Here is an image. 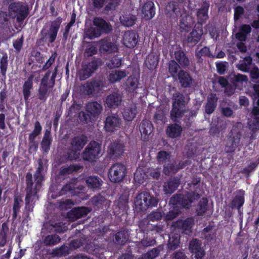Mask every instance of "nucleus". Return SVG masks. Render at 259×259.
Returning a JSON list of instances; mask_svg holds the SVG:
<instances>
[{"instance_id": "1", "label": "nucleus", "mask_w": 259, "mask_h": 259, "mask_svg": "<svg viewBox=\"0 0 259 259\" xmlns=\"http://www.w3.org/2000/svg\"><path fill=\"white\" fill-rule=\"evenodd\" d=\"M172 100L170 118L174 122H179L187 111L185 97L182 93L176 92L172 96Z\"/></svg>"}, {"instance_id": "2", "label": "nucleus", "mask_w": 259, "mask_h": 259, "mask_svg": "<svg viewBox=\"0 0 259 259\" xmlns=\"http://www.w3.org/2000/svg\"><path fill=\"white\" fill-rule=\"evenodd\" d=\"M158 202V199L150 193L143 191L139 193L135 198V208L138 212H145L149 208L156 206Z\"/></svg>"}, {"instance_id": "3", "label": "nucleus", "mask_w": 259, "mask_h": 259, "mask_svg": "<svg viewBox=\"0 0 259 259\" xmlns=\"http://www.w3.org/2000/svg\"><path fill=\"white\" fill-rule=\"evenodd\" d=\"M102 109V105L97 101L89 102L86 105L85 110L79 113L78 118L81 122L88 123L94 118L98 116Z\"/></svg>"}, {"instance_id": "4", "label": "nucleus", "mask_w": 259, "mask_h": 259, "mask_svg": "<svg viewBox=\"0 0 259 259\" xmlns=\"http://www.w3.org/2000/svg\"><path fill=\"white\" fill-rule=\"evenodd\" d=\"M62 22V18L58 17L51 22L48 30L42 28L40 32V37L38 39L37 42L40 44L47 41L49 43L54 42L56 39Z\"/></svg>"}, {"instance_id": "5", "label": "nucleus", "mask_w": 259, "mask_h": 259, "mask_svg": "<svg viewBox=\"0 0 259 259\" xmlns=\"http://www.w3.org/2000/svg\"><path fill=\"white\" fill-rule=\"evenodd\" d=\"M9 15L16 18L18 23H22L29 13L28 6L21 2L11 3L8 7Z\"/></svg>"}, {"instance_id": "6", "label": "nucleus", "mask_w": 259, "mask_h": 259, "mask_svg": "<svg viewBox=\"0 0 259 259\" xmlns=\"http://www.w3.org/2000/svg\"><path fill=\"white\" fill-rule=\"evenodd\" d=\"M200 195L196 192H187L185 195L177 194L173 195L169 200V203L176 207L180 206L183 208H189L190 204L197 199Z\"/></svg>"}, {"instance_id": "7", "label": "nucleus", "mask_w": 259, "mask_h": 259, "mask_svg": "<svg viewBox=\"0 0 259 259\" xmlns=\"http://www.w3.org/2000/svg\"><path fill=\"white\" fill-rule=\"evenodd\" d=\"M240 139L241 134L239 132L231 131L229 133L225 147V152L227 154L228 163L233 159V156L240 142Z\"/></svg>"}, {"instance_id": "8", "label": "nucleus", "mask_w": 259, "mask_h": 259, "mask_svg": "<svg viewBox=\"0 0 259 259\" xmlns=\"http://www.w3.org/2000/svg\"><path fill=\"white\" fill-rule=\"evenodd\" d=\"M44 181L36 178H34L33 180L32 174L30 172H27L25 176V195L36 196L42 187Z\"/></svg>"}, {"instance_id": "9", "label": "nucleus", "mask_w": 259, "mask_h": 259, "mask_svg": "<svg viewBox=\"0 0 259 259\" xmlns=\"http://www.w3.org/2000/svg\"><path fill=\"white\" fill-rule=\"evenodd\" d=\"M126 173L125 165L120 162H116L110 167L108 178L112 183H119L124 179Z\"/></svg>"}, {"instance_id": "10", "label": "nucleus", "mask_w": 259, "mask_h": 259, "mask_svg": "<svg viewBox=\"0 0 259 259\" xmlns=\"http://www.w3.org/2000/svg\"><path fill=\"white\" fill-rule=\"evenodd\" d=\"M102 65V60L100 58L94 57L92 61L84 64L82 66V69L79 72V79L84 80L90 76L98 67Z\"/></svg>"}, {"instance_id": "11", "label": "nucleus", "mask_w": 259, "mask_h": 259, "mask_svg": "<svg viewBox=\"0 0 259 259\" xmlns=\"http://www.w3.org/2000/svg\"><path fill=\"white\" fill-rule=\"evenodd\" d=\"M102 65V60L100 58L94 57L92 61L84 64L82 66V69L79 72V79L84 80L90 76L98 67Z\"/></svg>"}, {"instance_id": "12", "label": "nucleus", "mask_w": 259, "mask_h": 259, "mask_svg": "<svg viewBox=\"0 0 259 259\" xmlns=\"http://www.w3.org/2000/svg\"><path fill=\"white\" fill-rule=\"evenodd\" d=\"M102 65V60L100 58L94 57L92 61L84 64L82 66V69L79 72V79L84 80L90 76L98 67Z\"/></svg>"}, {"instance_id": "13", "label": "nucleus", "mask_w": 259, "mask_h": 259, "mask_svg": "<svg viewBox=\"0 0 259 259\" xmlns=\"http://www.w3.org/2000/svg\"><path fill=\"white\" fill-rule=\"evenodd\" d=\"M101 144L95 141H91L85 148L82 156L85 160L94 161L99 157Z\"/></svg>"}, {"instance_id": "14", "label": "nucleus", "mask_w": 259, "mask_h": 259, "mask_svg": "<svg viewBox=\"0 0 259 259\" xmlns=\"http://www.w3.org/2000/svg\"><path fill=\"white\" fill-rule=\"evenodd\" d=\"M177 2L170 1L166 6L165 13L168 17H171L172 14L176 17L182 15L183 6L181 4L185 3L186 0H177Z\"/></svg>"}, {"instance_id": "15", "label": "nucleus", "mask_w": 259, "mask_h": 259, "mask_svg": "<svg viewBox=\"0 0 259 259\" xmlns=\"http://www.w3.org/2000/svg\"><path fill=\"white\" fill-rule=\"evenodd\" d=\"M139 36L134 30L126 31L123 36V44L127 48H134L138 44Z\"/></svg>"}, {"instance_id": "16", "label": "nucleus", "mask_w": 259, "mask_h": 259, "mask_svg": "<svg viewBox=\"0 0 259 259\" xmlns=\"http://www.w3.org/2000/svg\"><path fill=\"white\" fill-rule=\"evenodd\" d=\"M125 151L123 143L114 142L110 144L108 148V155L110 158H119Z\"/></svg>"}, {"instance_id": "17", "label": "nucleus", "mask_w": 259, "mask_h": 259, "mask_svg": "<svg viewBox=\"0 0 259 259\" xmlns=\"http://www.w3.org/2000/svg\"><path fill=\"white\" fill-rule=\"evenodd\" d=\"M189 249L195 255V259H202L205 255V252L201 247V242L197 239H193L190 242Z\"/></svg>"}, {"instance_id": "18", "label": "nucleus", "mask_w": 259, "mask_h": 259, "mask_svg": "<svg viewBox=\"0 0 259 259\" xmlns=\"http://www.w3.org/2000/svg\"><path fill=\"white\" fill-rule=\"evenodd\" d=\"M122 96L118 92H114L108 95L105 101V105L110 109H116L120 105Z\"/></svg>"}, {"instance_id": "19", "label": "nucleus", "mask_w": 259, "mask_h": 259, "mask_svg": "<svg viewBox=\"0 0 259 259\" xmlns=\"http://www.w3.org/2000/svg\"><path fill=\"white\" fill-rule=\"evenodd\" d=\"M34 77V75L33 74H30L22 85V93L26 105H28L29 103V97L31 94V90L33 89Z\"/></svg>"}, {"instance_id": "20", "label": "nucleus", "mask_w": 259, "mask_h": 259, "mask_svg": "<svg viewBox=\"0 0 259 259\" xmlns=\"http://www.w3.org/2000/svg\"><path fill=\"white\" fill-rule=\"evenodd\" d=\"M58 66H56L51 75V71L48 70L40 80V84L50 86L54 88L55 84V79L58 74Z\"/></svg>"}, {"instance_id": "21", "label": "nucleus", "mask_w": 259, "mask_h": 259, "mask_svg": "<svg viewBox=\"0 0 259 259\" xmlns=\"http://www.w3.org/2000/svg\"><path fill=\"white\" fill-rule=\"evenodd\" d=\"M120 125V119L115 116H108L105 121L104 128L107 132H113Z\"/></svg>"}, {"instance_id": "22", "label": "nucleus", "mask_w": 259, "mask_h": 259, "mask_svg": "<svg viewBox=\"0 0 259 259\" xmlns=\"http://www.w3.org/2000/svg\"><path fill=\"white\" fill-rule=\"evenodd\" d=\"M210 6L209 1H203L200 8L198 9L197 11L196 16L198 22L202 25V23L206 22L208 19V12Z\"/></svg>"}, {"instance_id": "23", "label": "nucleus", "mask_w": 259, "mask_h": 259, "mask_svg": "<svg viewBox=\"0 0 259 259\" xmlns=\"http://www.w3.org/2000/svg\"><path fill=\"white\" fill-rule=\"evenodd\" d=\"M181 183L180 179L177 177L173 178H169V180L164 183L163 190L166 194H171L178 188Z\"/></svg>"}, {"instance_id": "24", "label": "nucleus", "mask_w": 259, "mask_h": 259, "mask_svg": "<svg viewBox=\"0 0 259 259\" xmlns=\"http://www.w3.org/2000/svg\"><path fill=\"white\" fill-rule=\"evenodd\" d=\"M93 22V25L101 31L102 34L109 33L112 30L110 24L101 17H95Z\"/></svg>"}, {"instance_id": "25", "label": "nucleus", "mask_w": 259, "mask_h": 259, "mask_svg": "<svg viewBox=\"0 0 259 259\" xmlns=\"http://www.w3.org/2000/svg\"><path fill=\"white\" fill-rule=\"evenodd\" d=\"M203 34L202 26H195L187 38L188 43L192 45H196L200 40Z\"/></svg>"}, {"instance_id": "26", "label": "nucleus", "mask_w": 259, "mask_h": 259, "mask_svg": "<svg viewBox=\"0 0 259 259\" xmlns=\"http://www.w3.org/2000/svg\"><path fill=\"white\" fill-rule=\"evenodd\" d=\"M88 138L84 135L76 136L71 139L70 146L79 152L87 143Z\"/></svg>"}, {"instance_id": "27", "label": "nucleus", "mask_w": 259, "mask_h": 259, "mask_svg": "<svg viewBox=\"0 0 259 259\" xmlns=\"http://www.w3.org/2000/svg\"><path fill=\"white\" fill-rule=\"evenodd\" d=\"M90 211L91 209L87 207H77L72 209L68 213V215L73 220H77L87 216Z\"/></svg>"}, {"instance_id": "28", "label": "nucleus", "mask_w": 259, "mask_h": 259, "mask_svg": "<svg viewBox=\"0 0 259 259\" xmlns=\"http://www.w3.org/2000/svg\"><path fill=\"white\" fill-rule=\"evenodd\" d=\"M142 12L145 19L151 20L155 15V8L154 3L151 1H147L142 7Z\"/></svg>"}, {"instance_id": "29", "label": "nucleus", "mask_w": 259, "mask_h": 259, "mask_svg": "<svg viewBox=\"0 0 259 259\" xmlns=\"http://www.w3.org/2000/svg\"><path fill=\"white\" fill-rule=\"evenodd\" d=\"M193 224V219L192 218H187L185 220H180L175 222L173 224V226L183 230L186 234H188L187 232H191Z\"/></svg>"}, {"instance_id": "30", "label": "nucleus", "mask_w": 259, "mask_h": 259, "mask_svg": "<svg viewBox=\"0 0 259 259\" xmlns=\"http://www.w3.org/2000/svg\"><path fill=\"white\" fill-rule=\"evenodd\" d=\"M139 129L143 141H146L148 139L149 136L152 132L153 127L150 121L143 120L140 125Z\"/></svg>"}, {"instance_id": "31", "label": "nucleus", "mask_w": 259, "mask_h": 259, "mask_svg": "<svg viewBox=\"0 0 259 259\" xmlns=\"http://www.w3.org/2000/svg\"><path fill=\"white\" fill-rule=\"evenodd\" d=\"M177 78H178L181 87L183 88H189L192 85V78L187 71L180 70Z\"/></svg>"}, {"instance_id": "32", "label": "nucleus", "mask_w": 259, "mask_h": 259, "mask_svg": "<svg viewBox=\"0 0 259 259\" xmlns=\"http://www.w3.org/2000/svg\"><path fill=\"white\" fill-rule=\"evenodd\" d=\"M100 44L99 50L101 53L110 54L117 51L116 45L109 39H102Z\"/></svg>"}, {"instance_id": "33", "label": "nucleus", "mask_w": 259, "mask_h": 259, "mask_svg": "<svg viewBox=\"0 0 259 259\" xmlns=\"http://www.w3.org/2000/svg\"><path fill=\"white\" fill-rule=\"evenodd\" d=\"M218 100L216 94H211L209 95L204 107L205 111L207 114L210 115L213 112L217 106Z\"/></svg>"}, {"instance_id": "34", "label": "nucleus", "mask_w": 259, "mask_h": 259, "mask_svg": "<svg viewBox=\"0 0 259 259\" xmlns=\"http://www.w3.org/2000/svg\"><path fill=\"white\" fill-rule=\"evenodd\" d=\"M101 86L100 81L92 80L85 84L84 89L88 95H92L98 93L101 90Z\"/></svg>"}, {"instance_id": "35", "label": "nucleus", "mask_w": 259, "mask_h": 259, "mask_svg": "<svg viewBox=\"0 0 259 259\" xmlns=\"http://www.w3.org/2000/svg\"><path fill=\"white\" fill-rule=\"evenodd\" d=\"M129 237V233L127 230H121L118 231L113 238V242L118 245H124Z\"/></svg>"}, {"instance_id": "36", "label": "nucleus", "mask_w": 259, "mask_h": 259, "mask_svg": "<svg viewBox=\"0 0 259 259\" xmlns=\"http://www.w3.org/2000/svg\"><path fill=\"white\" fill-rule=\"evenodd\" d=\"M244 191L243 190H239L237 191V194L235 196L231 201V207L232 208H237L240 209L243 205L245 202Z\"/></svg>"}, {"instance_id": "37", "label": "nucleus", "mask_w": 259, "mask_h": 259, "mask_svg": "<svg viewBox=\"0 0 259 259\" xmlns=\"http://www.w3.org/2000/svg\"><path fill=\"white\" fill-rule=\"evenodd\" d=\"M126 76V72L124 70H115L112 71L108 75L107 78L111 83L120 81L122 78Z\"/></svg>"}, {"instance_id": "38", "label": "nucleus", "mask_w": 259, "mask_h": 259, "mask_svg": "<svg viewBox=\"0 0 259 259\" xmlns=\"http://www.w3.org/2000/svg\"><path fill=\"white\" fill-rule=\"evenodd\" d=\"M175 122L174 124H169L166 130L168 137L175 138L179 137L182 132V128L181 125Z\"/></svg>"}, {"instance_id": "39", "label": "nucleus", "mask_w": 259, "mask_h": 259, "mask_svg": "<svg viewBox=\"0 0 259 259\" xmlns=\"http://www.w3.org/2000/svg\"><path fill=\"white\" fill-rule=\"evenodd\" d=\"M53 89L49 85L40 84L37 94V99L43 103L46 102L50 96V90Z\"/></svg>"}, {"instance_id": "40", "label": "nucleus", "mask_w": 259, "mask_h": 259, "mask_svg": "<svg viewBox=\"0 0 259 259\" xmlns=\"http://www.w3.org/2000/svg\"><path fill=\"white\" fill-rule=\"evenodd\" d=\"M52 141L51 128L46 129L41 143V147L44 152L47 153L50 150Z\"/></svg>"}, {"instance_id": "41", "label": "nucleus", "mask_w": 259, "mask_h": 259, "mask_svg": "<svg viewBox=\"0 0 259 259\" xmlns=\"http://www.w3.org/2000/svg\"><path fill=\"white\" fill-rule=\"evenodd\" d=\"M23 203L22 197L20 195H17L14 196L12 214V218L14 220L17 219Z\"/></svg>"}, {"instance_id": "42", "label": "nucleus", "mask_w": 259, "mask_h": 259, "mask_svg": "<svg viewBox=\"0 0 259 259\" xmlns=\"http://www.w3.org/2000/svg\"><path fill=\"white\" fill-rule=\"evenodd\" d=\"M162 217V213L159 211H153L147 216V219H143L140 222L139 226L142 227L143 224H148L150 221L155 222L160 221Z\"/></svg>"}, {"instance_id": "43", "label": "nucleus", "mask_w": 259, "mask_h": 259, "mask_svg": "<svg viewBox=\"0 0 259 259\" xmlns=\"http://www.w3.org/2000/svg\"><path fill=\"white\" fill-rule=\"evenodd\" d=\"M82 168H83V166L79 164H72L67 166L61 167L60 170V174L62 176L70 175L77 172Z\"/></svg>"}, {"instance_id": "44", "label": "nucleus", "mask_w": 259, "mask_h": 259, "mask_svg": "<svg viewBox=\"0 0 259 259\" xmlns=\"http://www.w3.org/2000/svg\"><path fill=\"white\" fill-rule=\"evenodd\" d=\"M34 197L25 195V207L24 211L23 212L25 218H28L29 213L33 211L34 203Z\"/></svg>"}, {"instance_id": "45", "label": "nucleus", "mask_w": 259, "mask_h": 259, "mask_svg": "<svg viewBox=\"0 0 259 259\" xmlns=\"http://www.w3.org/2000/svg\"><path fill=\"white\" fill-rule=\"evenodd\" d=\"M86 183L89 188L93 189H100L102 181L97 176H90L87 178Z\"/></svg>"}, {"instance_id": "46", "label": "nucleus", "mask_w": 259, "mask_h": 259, "mask_svg": "<svg viewBox=\"0 0 259 259\" xmlns=\"http://www.w3.org/2000/svg\"><path fill=\"white\" fill-rule=\"evenodd\" d=\"M175 58L182 67H186L190 64L189 58L183 51H176L175 52Z\"/></svg>"}, {"instance_id": "47", "label": "nucleus", "mask_w": 259, "mask_h": 259, "mask_svg": "<svg viewBox=\"0 0 259 259\" xmlns=\"http://www.w3.org/2000/svg\"><path fill=\"white\" fill-rule=\"evenodd\" d=\"M138 84V79L135 76H130L127 79L125 83L126 90L130 93H134L137 89Z\"/></svg>"}, {"instance_id": "48", "label": "nucleus", "mask_w": 259, "mask_h": 259, "mask_svg": "<svg viewBox=\"0 0 259 259\" xmlns=\"http://www.w3.org/2000/svg\"><path fill=\"white\" fill-rule=\"evenodd\" d=\"M137 114V107L136 106L127 107L124 108L122 113L124 120L127 121H132Z\"/></svg>"}, {"instance_id": "49", "label": "nucleus", "mask_w": 259, "mask_h": 259, "mask_svg": "<svg viewBox=\"0 0 259 259\" xmlns=\"http://www.w3.org/2000/svg\"><path fill=\"white\" fill-rule=\"evenodd\" d=\"M208 209V199L206 197L202 198L198 202L196 209L197 215H203Z\"/></svg>"}, {"instance_id": "50", "label": "nucleus", "mask_w": 259, "mask_h": 259, "mask_svg": "<svg viewBox=\"0 0 259 259\" xmlns=\"http://www.w3.org/2000/svg\"><path fill=\"white\" fill-rule=\"evenodd\" d=\"M38 167L33 175V178L45 180V175L46 171V167L44 165L42 160L40 158L37 160Z\"/></svg>"}, {"instance_id": "51", "label": "nucleus", "mask_w": 259, "mask_h": 259, "mask_svg": "<svg viewBox=\"0 0 259 259\" xmlns=\"http://www.w3.org/2000/svg\"><path fill=\"white\" fill-rule=\"evenodd\" d=\"M121 23L125 26L131 27L135 24L137 18L135 16L131 14L122 15L119 18Z\"/></svg>"}, {"instance_id": "52", "label": "nucleus", "mask_w": 259, "mask_h": 259, "mask_svg": "<svg viewBox=\"0 0 259 259\" xmlns=\"http://www.w3.org/2000/svg\"><path fill=\"white\" fill-rule=\"evenodd\" d=\"M61 240L60 237L56 235H48L43 240V243L46 246H54Z\"/></svg>"}, {"instance_id": "53", "label": "nucleus", "mask_w": 259, "mask_h": 259, "mask_svg": "<svg viewBox=\"0 0 259 259\" xmlns=\"http://www.w3.org/2000/svg\"><path fill=\"white\" fill-rule=\"evenodd\" d=\"M8 67V57L7 53L3 55L0 58V72L5 78L6 77V73Z\"/></svg>"}, {"instance_id": "54", "label": "nucleus", "mask_w": 259, "mask_h": 259, "mask_svg": "<svg viewBox=\"0 0 259 259\" xmlns=\"http://www.w3.org/2000/svg\"><path fill=\"white\" fill-rule=\"evenodd\" d=\"M79 155V151L69 146L67 152L64 154V157L66 160L72 161L76 160Z\"/></svg>"}, {"instance_id": "55", "label": "nucleus", "mask_w": 259, "mask_h": 259, "mask_svg": "<svg viewBox=\"0 0 259 259\" xmlns=\"http://www.w3.org/2000/svg\"><path fill=\"white\" fill-rule=\"evenodd\" d=\"M180 66L178 63L174 60H170L168 63V71L171 76L176 79L178 75V70L180 69Z\"/></svg>"}, {"instance_id": "56", "label": "nucleus", "mask_w": 259, "mask_h": 259, "mask_svg": "<svg viewBox=\"0 0 259 259\" xmlns=\"http://www.w3.org/2000/svg\"><path fill=\"white\" fill-rule=\"evenodd\" d=\"M247 76L240 73L234 75V76L231 78V82L235 87H237V83L242 84L243 82H247Z\"/></svg>"}, {"instance_id": "57", "label": "nucleus", "mask_w": 259, "mask_h": 259, "mask_svg": "<svg viewBox=\"0 0 259 259\" xmlns=\"http://www.w3.org/2000/svg\"><path fill=\"white\" fill-rule=\"evenodd\" d=\"M160 251L158 248H154L143 254L138 259H154L159 254Z\"/></svg>"}, {"instance_id": "58", "label": "nucleus", "mask_w": 259, "mask_h": 259, "mask_svg": "<svg viewBox=\"0 0 259 259\" xmlns=\"http://www.w3.org/2000/svg\"><path fill=\"white\" fill-rule=\"evenodd\" d=\"M192 26L191 18L189 17H183L180 22V27L183 31H189Z\"/></svg>"}, {"instance_id": "59", "label": "nucleus", "mask_w": 259, "mask_h": 259, "mask_svg": "<svg viewBox=\"0 0 259 259\" xmlns=\"http://www.w3.org/2000/svg\"><path fill=\"white\" fill-rule=\"evenodd\" d=\"M146 64L149 69L153 70L158 64L157 57L153 54L149 55L146 59Z\"/></svg>"}, {"instance_id": "60", "label": "nucleus", "mask_w": 259, "mask_h": 259, "mask_svg": "<svg viewBox=\"0 0 259 259\" xmlns=\"http://www.w3.org/2000/svg\"><path fill=\"white\" fill-rule=\"evenodd\" d=\"M121 59L117 55L113 56L107 62L108 67L110 69L118 68L121 66Z\"/></svg>"}, {"instance_id": "61", "label": "nucleus", "mask_w": 259, "mask_h": 259, "mask_svg": "<svg viewBox=\"0 0 259 259\" xmlns=\"http://www.w3.org/2000/svg\"><path fill=\"white\" fill-rule=\"evenodd\" d=\"M157 161L160 164L165 163L166 161H169L170 158V154L169 152L165 151H160L158 152L157 155Z\"/></svg>"}, {"instance_id": "62", "label": "nucleus", "mask_w": 259, "mask_h": 259, "mask_svg": "<svg viewBox=\"0 0 259 259\" xmlns=\"http://www.w3.org/2000/svg\"><path fill=\"white\" fill-rule=\"evenodd\" d=\"M57 57V54L56 52H53L49 59L42 66L41 70L43 71H47L48 70H50L49 68L55 63Z\"/></svg>"}, {"instance_id": "63", "label": "nucleus", "mask_w": 259, "mask_h": 259, "mask_svg": "<svg viewBox=\"0 0 259 259\" xmlns=\"http://www.w3.org/2000/svg\"><path fill=\"white\" fill-rule=\"evenodd\" d=\"M163 171L166 175H169L170 173L175 174L177 172V169L175 163L168 162L163 165Z\"/></svg>"}, {"instance_id": "64", "label": "nucleus", "mask_w": 259, "mask_h": 259, "mask_svg": "<svg viewBox=\"0 0 259 259\" xmlns=\"http://www.w3.org/2000/svg\"><path fill=\"white\" fill-rule=\"evenodd\" d=\"M251 80L256 83H259V68L255 66L249 71Z\"/></svg>"}]
</instances>
